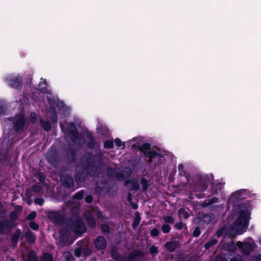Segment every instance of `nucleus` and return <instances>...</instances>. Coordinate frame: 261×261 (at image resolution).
Listing matches in <instances>:
<instances>
[{"instance_id": "f257e3e1", "label": "nucleus", "mask_w": 261, "mask_h": 261, "mask_svg": "<svg viewBox=\"0 0 261 261\" xmlns=\"http://www.w3.org/2000/svg\"><path fill=\"white\" fill-rule=\"evenodd\" d=\"M80 163L81 166H84L90 169H97L105 165L101 152L94 155L93 152L89 151L85 153L81 159Z\"/></svg>"}, {"instance_id": "f03ea898", "label": "nucleus", "mask_w": 261, "mask_h": 261, "mask_svg": "<svg viewBox=\"0 0 261 261\" xmlns=\"http://www.w3.org/2000/svg\"><path fill=\"white\" fill-rule=\"evenodd\" d=\"M249 215L248 211L241 210L240 212L234 223L238 234H241L246 230L249 225Z\"/></svg>"}, {"instance_id": "7ed1b4c3", "label": "nucleus", "mask_w": 261, "mask_h": 261, "mask_svg": "<svg viewBox=\"0 0 261 261\" xmlns=\"http://www.w3.org/2000/svg\"><path fill=\"white\" fill-rule=\"evenodd\" d=\"M68 228L76 236H82L87 228L83 220L80 217H75L69 221Z\"/></svg>"}, {"instance_id": "20e7f679", "label": "nucleus", "mask_w": 261, "mask_h": 261, "mask_svg": "<svg viewBox=\"0 0 261 261\" xmlns=\"http://www.w3.org/2000/svg\"><path fill=\"white\" fill-rule=\"evenodd\" d=\"M10 220H0V234H3L5 231H10L16 224L14 223L18 219V214L12 211L9 214Z\"/></svg>"}, {"instance_id": "39448f33", "label": "nucleus", "mask_w": 261, "mask_h": 261, "mask_svg": "<svg viewBox=\"0 0 261 261\" xmlns=\"http://www.w3.org/2000/svg\"><path fill=\"white\" fill-rule=\"evenodd\" d=\"M215 218V215L212 213H199L194 219L197 223L201 224L204 227L210 224Z\"/></svg>"}, {"instance_id": "423d86ee", "label": "nucleus", "mask_w": 261, "mask_h": 261, "mask_svg": "<svg viewBox=\"0 0 261 261\" xmlns=\"http://www.w3.org/2000/svg\"><path fill=\"white\" fill-rule=\"evenodd\" d=\"M47 218L53 223L57 224H63L65 221L64 215L59 211L49 212Z\"/></svg>"}, {"instance_id": "0eeeda50", "label": "nucleus", "mask_w": 261, "mask_h": 261, "mask_svg": "<svg viewBox=\"0 0 261 261\" xmlns=\"http://www.w3.org/2000/svg\"><path fill=\"white\" fill-rule=\"evenodd\" d=\"M90 169L84 166H81L80 167L76 168L75 176L76 181L77 182L85 181L88 176Z\"/></svg>"}, {"instance_id": "6e6552de", "label": "nucleus", "mask_w": 261, "mask_h": 261, "mask_svg": "<svg viewBox=\"0 0 261 261\" xmlns=\"http://www.w3.org/2000/svg\"><path fill=\"white\" fill-rule=\"evenodd\" d=\"M9 85L18 91H20L22 86V79L19 75L17 76H11L7 80Z\"/></svg>"}, {"instance_id": "1a4fd4ad", "label": "nucleus", "mask_w": 261, "mask_h": 261, "mask_svg": "<svg viewBox=\"0 0 261 261\" xmlns=\"http://www.w3.org/2000/svg\"><path fill=\"white\" fill-rule=\"evenodd\" d=\"M65 159L69 164L75 163L76 162L77 159V151L73 148L70 147L67 148L64 151Z\"/></svg>"}, {"instance_id": "9d476101", "label": "nucleus", "mask_w": 261, "mask_h": 261, "mask_svg": "<svg viewBox=\"0 0 261 261\" xmlns=\"http://www.w3.org/2000/svg\"><path fill=\"white\" fill-rule=\"evenodd\" d=\"M25 124V119L22 114L16 116L15 120L13 122V129L15 132L18 133L22 131Z\"/></svg>"}, {"instance_id": "9b49d317", "label": "nucleus", "mask_w": 261, "mask_h": 261, "mask_svg": "<svg viewBox=\"0 0 261 261\" xmlns=\"http://www.w3.org/2000/svg\"><path fill=\"white\" fill-rule=\"evenodd\" d=\"M67 131L72 142H76L79 136L77 129L73 122H70L67 124Z\"/></svg>"}, {"instance_id": "f8f14e48", "label": "nucleus", "mask_w": 261, "mask_h": 261, "mask_svg": "<svg viewBox=\"0 0 261 261\" xmlns=\"http://www.w3.org/2000/svg\"><path fill=\"white\" fill-rule=\"evenodd\" d=\"M46 159L47 162L53 166L56 167L58 166L60 159L58 153L56 150L48 152L46 154Z\"/></svg>"}, {"instance_id": "ddd939ff", "label": "nucleus", "mask_w": 261, "mask_h": 261, "mask_svg": "<svg viewBox=\"0 0 261 261\" xmlns=\"http://www.w3.org/2000/svg\"><path fill=\"white\" fill-rule=\"evenodd\" d=\"M60 180L63 186L67 188H72L74 186V180L71 176L69 174L60 176Z\"/></svg>"}, {"instance_id": "4468645a", "label": "nucleus", "mask_w": 261, "mask_h": 261, "mask_svg": "<svg viewBox=\"0 0 261 261\" xmlns=\"http://www.w3.org/2000/svg\"><path fill=\"white\" fill-rule=\"evenodd\" d=\"M145 253L140 249L134 250L128 254L129 261H135L136 260L142 259Z\"/></svg>"}, {"instance_id": "2eb2a0df", "label": "nucleus", "mask_w": 261, "mask_h": 261, "mask_svg": "<svg viewBox=\"0 0 261 261\" xmlns=\"http://www.w3.org/2000/svg\"><path fill=\"white\" fill-rule=\"evenodd\" d=\"M197 179L199 184L204 190L208 188V184L211 182L208 175H198Z\"/></svg>"}, {"instance_id": "dca6fc26", "label": "nucleus", "mask_w": 261, "mask_h": 261, "mask_svg": "<svg viewBox=\"0 0 261 261\" xmlns=\"http://www.w3.org/2000/svg\"><path fill=\"white\" fill-rule=\"evenodd\" d=\"M128 185H130V186L129 188V190L130 191H138L140 189L139 181L136 178L127 179L125 180L124 185L127 186Z\"/></svg>"}, {"instance_id": "f3484780", "label": "nucleus", "mask_w": 261, "mask_h": 261, "mask_svg": "<svg viewBox=\"0 0 261 261\" xmlns=\"http://www.w3.org/2000/svg\"><path fill=\"white\" fill-rule=\"evenodd\" d=\"M242 252L244 255H248L252 252L254 249L253 245L249 242H244L241 243L239 246Z\"/></svg>"}, {"instance_id": "a211bd4d", "label": "nucleus", "mask_w": 261, "mask_h": 261, "mask_svg": "<svg viewBox=\"0 0 261 261\" xmlns=\"http://www.w3.org/2000/svg\"><path fill=\"white\" fill-rule=\"evenodd\" d=\"M180 244L178 241H170L165 244V247L170 253L174 252L177 248L180 247Z\"/></svg>"}, {"instance_id": "6ab92c4d", "label": "nucleus", "mask_w": 261, "mask_h": 261, "mask_svg": "<svg viewBox=\"0 0 261 261\" xmlns=\"http://www.w3.org/2000/svg\"><path fill=\"white\" fill-rule=\"evenodd\" d=\"M94 245L97 249L103 250L107 247V241L103 236H99L96 238L94 241Z\"/></svg>"}, {"instance_id": "aec40b11", "label": "nucleus", "mask_w": 261, "mask_h": 261, "mask_svg": "<svg viewBox=\"0 0 261 261\" xmlns=\"http://www.w3.org/2000/svg\"><path fill=\"white\" fill-rule=\"evenodd\" d=\"M87 137L89 141L86 143L87 147L90 150H93L96 146L97 143L95 139L91 132L87 133Z\"/></svg>"}, {"instance_id": "412c9836", "label": "nucleus", "mask_w": 261, "mask_h": 261, "mask_svg": "<svg viewBox=\"0 0 261 261\" xmlns=\"http://www.w3.org/2000/svg\"><path fill=\"white\" fill-rule=\"evenodd\" d=\"M68 236V232L66 230H64L61 232L59 241V245L63 247L67 244Z\"/></svg>"}, {"instance_id": "4be33fe9", "label": "nucleus", "mask_w": 261, "mask_h": 261, "mask_svg": "<svg viewBox=\"0 0 261 261\" xmlns=\"http://www.w3.org/2000/svg\"><path fill=\"white\" fill-rule=\"evenodd\" d=\"M224 261H243L241 257L239 255H233L229 253H222Z\"/></svg>"}, {"instance_id": "5701e85b", "label": "nucleus", "mask_w": 261, "mask_h": 261, "mask_svg": "<svg viewBox=\"0 0 261 261\" xmlns=\"http://www.w3.org/2000/svg\"><path fill=\"white\" fill-rule=\"evenodd\" d=\"M25 238L28 243L30 244L34 243L36 240L35 234L29 229L25 232Z\"/></svg>"}, {"instance_id": "b1692460", "label": "nucleus", "mask_w": 261, "mask_h": 261, "mask_svg": "<svg viewBox=\"0 0 261 261\" xmlns=\"http://www.w3.org/2000/svg\"><path fill=\"white\" fill-rule=\"evenodd\" d=\"M85 220L88 225L92 228L96 227V222L94 216L91 213L85 216Z\"/></svg>"}, {"instance_id": "393cba45", "label": "nucleus", "mask_w": 261, "mask_h": 261, "mask_svg": "<svg viewBox=\"0 0 261 261\" xmlns=\"http://www.w3.org/2000/svg\"><path fill=\"white\" fill-rule=\"evenodd\" d=\"M139 150L147 156V153L151 149V145L148 143H143L141 145L138 146Z\"/></svg>"}, {"instance_id": "a878e982", "label": "nucleus", "mask_w": 261, "mask_h": 261, "mask_svg": "<svg viewBox=\"0 0 261 261\" xmlns=\"http://www.w3.org/2000/svg\"><path fill=\"white\" fill-rule=\"evenodd\" d=\"M194 224L196 225L195 229L193 232V236L194 237H199L201 234V229H204L205 227L201 224L197 223L196 220H194Z\"/></svg>"}, {"instance_id": "bb28decb", "label": "nucleus", "mask_w": 261, "mask_h": 261, "mask_svg": "<svg viewBox=\"0 0 261 261\" xmlns=\"http://www.w3.org/2000/svg\"><path fill=\"white\" fill-rule=\"evenodd\" d=\"M21 235V230L17 229L14 234L11 237V241L13 244L16 245L18 243L19 238Z\"/></svg>"}, {"instance_id": "cd10ccee", "label": "nucleus", "mask_w": 261, "mask_h": 261, "mask_svg": "<svg viewBox=\"0 0 261 261\" xmlns=\"http://www.w3.org/2000/svg\"><path fill=\"white\" fill-rule=\"evenodd\" d=\"M224 248L228 251L227 253L230 254H232V253L236 250V246L232 241L226 243L224 245Z\"/></svg>"}, {"instance_id": "c85d7f7f", "label": "nucleus", "mask_w": 261, "mask_h": 261, "mask_svg": "<svg viewBox=\"0 0 261 261\" xmlns=\"http://www.w3.org/2000/svg\"><path fill=\"white\" fill-rule=\"evenodd\" d=\"M39 122L41 127L45 131H49L51 129V125L49 121H45L43 120L42 118H40Z\"/></svg>"}, {"instance_id": "c756f323", "label": "nucleus", "mask_w": 261, "mask_h": 261, "mask_svg": "<svg viewBox=\"0 0 261 261\" xmlns=\"http://www.w3.org/2000/svg\"><path fill=\"white\" fill-rule=\"evenodd\" d=\"M218 198L216 197H214L210 199H205L202 202V205L203 207H207V206L212 205V204H213L215 203L218 202Z\"/></svg>"}, {"instance_id": "7c9ffc66", "label": "nucleus", "mask_w": 261, "mask_h": 261, "mask_svg": "<svg viewBox=\"0 0 261 261\" xmlns=\"http://www.w3.org/2000/svg\"><path fill=\"white\" fill-rule=\"evenodd\" d=\"M141 218L140 216L139 213L138 212H136L135 218L132 224L133 229L135 230L138 226L141 221Z\"/></svg>"}, {"instance_id": "2f4dec72", "label": "nucleus", "mask_w": 261, "mask_h": 261, "mask_svg": "<svg viewBox=\"0 0 261 261\" xmlns=\"http://www.w3.org/2000/svg\"><path fill=\"white\" fill-rule=\"evenodd\" d=\"M40 261H54L53 255L48 252H44L42 255L39 257Z\"/></svg>"}, {"instance_id": "473e14b6", "label": "nucleus", "mask_w": 261, "mask_h": 261, "mask_svg": "<svg viewBox=\"0 0 261 261\" xmlns=\"http://www.w3.org/2000/svg\"><path fill=\"white\" fill-rule=\"evenodd\" d=\"M39 90L43 93L47 92V83L45 80H43V82H40L38 85Z\"/></svg>"}, {"instance_id": "72a5a7b5", "label": "nucleus", "mask_w": 261, "mask_h": 261, "mask_svg": "<svg viewBox=\"0 0 261 261\" xmlns=\"http://www.w3.org/2000/svg\"><path fill=\"white\" fill-rule=\"evenodd\" d=\"M217 242L218 240L216 239L212 238L204 244V247L206 250H208L216 245Z\"/></svg>"}, {"instance_id": "f704fd0d", "label": "nucleus", "mask_w": 261, "mask_h": 261, "mask_svg": "<svg viewBox=\"0 0 261 261\" xmlns=\"http://www.w3.org/2000/svg\"><path fill=\"white\" fill-rule=\"evenodd\" d=\"M27 261H38L37 253L33 250L29 252Z\"/></svg>"}, {"instance_id": "c9c22d12", "label": "nucleus", "mask_w": 261, "mask_h": 261, "mask_svg": "<svg viewBox=\"0 0 261 261\" xmlns=\"http://www.w3.org/2000/svg\"><path fill=\"white\" fill-rule=\"evenodd\" d=\"M222 188V185L221 183L219 182L216 185L213 183L211 187L212 193L216 194L218 193V191H220Z\"/></svg>"}, {"instance_id": "e433bc0d", "label": "nucleus", "mask_w": 261, "mask_h": 261, "mask_svg": "<svg viewBox=\"0 0 261 261\" xmlns=\"http://www.w3.org/2000/svg\"><path fill=\"white\" fill-rule=\"evenodd\" d=\"M139 183L142 185L143 191L146 192L148 190L149 187L148 181L147 180V179L146 178L142 177L141 178Z\"/></svg>"}, {"instance_id": "4c0bfd02", "label": "nucleus", "mask_w": 261, "mask_h": 261, "mask_svg": "<svg viewBox=\"0 0 261 261\" xmlns=\"http://www.w3.org/2000/svg\"><path fill=\"white\" fill-rule=\"evenodd\" d=\"M178 215L179 217L183 218L185 219H187L190 217L189 213L184 208H180L178 210Z\"/></svg>"}, {"instance_id": "58836bf2", "label": "nucleus", "mask_w": 261, "mask_h": 261, "mask_svg": "<svg viewBox=\"0 0 261 261\" xmlns=\"http://www.w3.org/2000/svg\"><path fill=\"white\" fill-rule=\"evenodd\" d=\"M63 257L64 260L63 261H75V259L70 252L66 251L64 253L63 255Z\"/></svg>"}, {"instance_id": "ea45409f", "label": "nucleus", "mask_w": 261, "mask_h": 261, "mask_svg": "<svg viewBox=\"0 0 261 261\" xmlns=\"http://www.w3.org/2000/svg\"><path fill=\"white\" fill-rule=\"evenodd\" d=\"M158 156L162 158L163 157V155L155 150H151L149 151V152L147 153L146 157L155 159V158Z\"/></svg>"}, {"instance_id": "a19ab883", "label": "nucleus", "mask_w": 261, "mask_h": 261, "mask_svg": "<svg viewBox=\"0 0 261 261\" xmlns=\"http://www.w3.org/2000/svg\"><path fill=\"white\" fill-rule=\"evenodd\" d=\"M111 254L112 257L114 259L116 260L121 255L117 251V249L116 247H113L111 249Z\"/></svg>"}, {"instance_id": "79ce46f5", "label": "nucleus", "mask_w": 261, "mask_h": 261, "mask_svg": "<svg viewBox=\"0 0 261 261\" xmlns=\"http://www.w3.org/2000/svg\"><path fill=\"white\" fill-rule=\"evenodd\" d=\"M107 185V182L106 181H97L96 184L95 190L97 192H101L103 191V187L101 186V185Z\"/></svg>"}, {"instance_id": "37998d69", "label": "nucleus", "mask_w": 261, "mask_h": 261, "mask_svg": "<svg viewBox=\"0 0 261 261\" xmlns=\"http://www.w3.org/2000/svg\"><path fill=\"white\" fill-rule=\"evenodd\" d=\"M116 169L111 167L107 169V175L109 177H113L116 174Z\"/></svg>"}, {"instance_id": "c03bdc74", "label": "nucleus", "mask_w": 261, "mask_h": 261, "mask_svg": "<svg viewBox=\"0 0 261 261\" xmlns=\"http://www.w3.org/2000/svg\"><path fill=\"white\" fill-rule=\"evenodd\" d=\"M103 146L106 149H112L114 147V141L113 140H106L104 142Z\"/></svg>"}, {"instance_id": "a18cd8bd", "label": "nucleus", "mask_w": 261, "mask_h": 261, "mask_svg": "<svg viewBox=\"0 0 261 261\" xmlns=\"http://www.w3.org/2000/svg\"><path fill=\"white\" fill-rule=\"evenodd\" d=\"M114 142H115L116 146H117L118 147H120L122 146V149H124V148L125 147V142H122L121 141V140H120V139H119L118 138L115 139L114 140Z\"/></svg>"}, {"instance_id": "49530a36", "label": "nucleus", "mask_w": 261, "mask_h": 261, "mask_svg": "<svg viewBox=\"0 0 261 261\" xmlns=\"http://www.w3.org/2000/svg\"><path fill=\"white\" fill-rule=\"evenodd\" d=\"M161 230L164 233H168L170 231L171 228L169 224H164L161 227Z\"/></svg>"}, {"instance_id": "de8ad7c7", "label": "nucleus", "mask_w": 261, "mask_h": 261, "mask_svg": "<svg viewBox=\"0 0 261 261\" xmlns=\"http://www.w3.org/2000/svg\"><path fill=\"white\" fill-rule=\"evenodd\" d=\"M84 197V191L81 190L76 192L73 196V198L77 200H81Z\"/></svg>"}, {"instance_id": "09e8293b", "label": "nucleus", "mask_w": 261, "mask_h": 261, "mask_svg": "<svg viewBox=\"0 0 261 261\" xmlns=\"http://www.w3.org/2000/svg\"><path fill=\"white\" fill-rule=\"evenodd\" d=\"M100 229L101 231L104 233H107L109 232L110 228L109 226L105 223L102 224L100 226Z\"/></svg>"}, {"instance_id": "8fccbe9b", "label": "nucleus", "mask_w": 261, "mask_h": 261, "mask_svg": "<svg viewBox=\"0 0 261 261\" xmlns=\"http://www.w3.org/2000/svg\"><path fill=\"white\" fill-rule=\"evenodd\" d=\"M164 221L166 224H173L174 222V219L170 216H167L164 217Z\"/></svg>"}, {"instance_id": "3c124183", "label": "nucleus", "mask_w": 261, "mask_h": 261, "mask_svg": "<svg viewBox=\"0 0 261 261\" xmlns=\"http://www.w3.org/2000/svg\"><path fill=\"white\" fill-rule=\"evenodd\" d=\"M242 190H239L234 192L231 195L232 198H234L236 200H238L239 199H241V194Z\"/></svg>"}, {"instance_id": "603ef678", "label": "nucleus", "mask_w": 261, "mask_h": 261, "mask_svg": "<svg viewBox=\"0 0 261 261\" xmlns=\"http://www.w3.org/2000/svg\"><path fill=\"white\" fill-rule=\"evenodd\" d=\"M29 226L33 230H38L39 228L38 224L34 221L30 222Z\"/></svg>"}, {"instance_id": "864d4df0", "label": "nucleus", "mask_w": 261, "mask_h": 261, "mask_svg": "<svg viewBox=\"0 0 261 261\" xmlns=\"http://www.w3.org/2000/svg\"><path fill=\"white\" fill-rule=\"evenodd\" d=\"M36 217V213L35 211L31 212L27 217V220L32 221L35 219Z\"/></svg>"}, {"instance_id": "5fc2aeb1", "label": "nucleus", "mask_w": 261, "mask_h": 261, "mask_svg": "<svg viewBox=\"0 0 261 261\" xmlns=\"http://www.w3.org/2000/svg\"><path fill=\"white\" fill-rule=\"evenodd\" d=\"M119 180H123L125 179V176L122 172L116 173L115 176Z\"/></svg>"}, {"instance_id": "6e6d98bb", "label": "nucleus", "mask_w": 261, "mask_h": 261, "mask_svg": "<svg viewBox=\"0 0 261 261\" xmlns=\"http://www.w3.org/2000/svg\"><path fill=\"white\" fill-rule=\"evenodd\" d=\"M149 252L152 254H158L159 253L158 248L155 246L152 245L149 248Z\"/></svg>"}, {"instance_id": "4d7b16f0", "label": "nucleus", "mask_w": 261, "mask_h": 261, "mask_svg": "<svg viewBox=\"0 0 261 261\" xmlns=\"http://www.w3.org/2000/svg\"><path fill=\"white\" fill-rule=\"evenodd\" d=\"M34 202L38 205H42L44 203V200L42 198H36L34 199Z\"/></svg>"}, {"instance_id": "13d9d810", "label": "nucleus", "mask_w": 261, "mask_h": 261, "mask_svg": "<svg viewBox=\"0 0 261 261\" xmlns=\"http://www.w3.org/2000/svg\"><path fill=\"white\" fill-rule=\"evenodd\" d=\"M7 110V108L6 106L3 103L0 102V116L4 114Z\"/></svg>"}, {"instance_id": "bf43d9fd", "label": "nucleus", "mask_w": 261, "mask_h": 261, "mask_svg": "<svg viewBox=\"0 0 261 261\" xmlns=\"http://www.w3.org/2000/svg\"><path fill=\"white\" fill-rule=\"evenodd\" d=\"M32 190L35 193H39L41 190V187L38 185H33L32 186Z\"/></svg>"}, {"instance_id": "052dcab7", "label": "nucleus", "mask_w": 261, "mask_h": 261, "mask_svg": "<svg viewBox=\"0 0 261 261\" xmlns=\"http://www.w3.org/2000/svg\"><path fill=\"white\" fill-rule=\"evenodd\" d=\"M150 233L152 237H156L159 235V231L156 228H153L151 230Z\"/></svg>"}, {"instance_id": "680f3d73", "label": "nucleus", "mask_w": 261, "mask_h": 261, "mask_svg": "<svg viewBox=\"0 0 261 261\" xmlns=\"http://www.w3.org/2000/svg\"><path fill=\"white\" fill-rule=\"evenodd\" d=\"M83 249L81 248H76L74 250V255L77 257H80L81 256L82 253L83 252Z\"/></svg>"}, {"instance_id": "e2e57ef3", "label": "nucleus", "mask_w": 261, "mask_h": 261, "mask_svg": "<svg viewBox=\"0 0 261 261\" xmlns=\"http://www.w3.org/2000/svg\"><path fill=\"white\" fill-rule=\"evenodd\" d=\"M178 168L179 172V174L181 176L185 175L186 174V172L184 170V167L182 164L178 165Z\"/></svg>"}, {"instance_id": "0e129e2a", "label": "nucleus", "mask_w": 261, "mask_h": 261, "mask_svg": "<svg viewBox=\"0 0 261 261\" xmlns=\"http://www.w3.org/2000/svg\"><path fill=\"white\" fill-rule=\"evenodd\" d=\"M183 223L180 221L174 224V228L177 230H181L183 228Z\"/></svg>"}, {"instance_id": "69168bd1", "label": "nucleus", "mask_w": 261, "mask_h": 261, "mask_svg": "<svg viewBox=\"0 0 261 261\" xmlns=\"http://www.w3.org/2000/svg\"><path fill=\"white\" fill-rule=\"evenodd\" d=\"M83 253L86 256H90L92 253L91 250L88 248H83Z\"/></svg>"}, {"instance_id": "338daca9", "label": "nucleus", "mask_w": 261, "mask_h": 261, "mask_svg": "<svg viewBox=\"0 0 261 261\" xmlns=\"http://www.w3.org/2000/svg\"><path fill=\"white\" fill-rule=\"evenodd\" d=\"M23 207L22 206L19 205H16L14 207V210L13 212H15L17 214L22 212Z\"/></svg>"}, {"instance_id": "774afa93", "label": "nucleus", "mask_w": 261, "mask_h": 261, "mask_svg": "<svg viewBox=\"0 0 261 261\" xmlns=\"http://www.w3.org/2000/svg\"><path fill=\"white\" fill-rule=\"evenodd\" d=\"M213 261H224L222 253L217 255Z\"/></svg>"}]
</instances>
